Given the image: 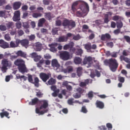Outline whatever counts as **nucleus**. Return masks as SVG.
I'll use <instances>...</instances> for the list:
<instances>
[{"label":"nucleus","mask_w":130,"mask_h":130,"mask_svg":"<svg viewBox=\"0 0 130 130\" xmlns=\"http://www.w3.org/2000/svg\"><path fill=\"white\" fill-rule=\"evenodd\" d=\"M113 33L115 35H118L120 33V29L119 28L115 29L114 30Z\"/></svg>","instance_id":"57"},{"label":"nucleus","mask_w":130,"mask_h":130,"mask_svg":"<svg viewBox=\"0 0 130 130\" xmlns=\"http://www.w3.org/2000/svg\"><path fill=\"white\" fill-rule=\"evenodd\" d=\"M57 45H58V44L57 43H53L49 45V47H50V51H52V52H55V51H57V50L55 47H57Z\"/></svg>","instance_id":"17"},{"label":"nucleus","mask_w":130,"mask_h":130,"mask_svg":"<svg viewBox=\"0 0 130 130\" xmlns=\"http://www.w3.org/2000/svg\"><path fill=\"white\" fill-rule=\"evenodd\" d=\"M28 38L29 41H34V40H35V38H36V37L35 36V35H31L30 36H28Z\"/></svg>","instance_id":"43"},{"label":"nucleus","mask_w":130,"mask_h":130,"mask_svg":"<svg viewBox=\"0 0 130 130\" xmlns=\"http://www.w3.org/2000/svg\"><path fill=\"white\" fill-rule=\"evenodd\" d=\"M16 42L17 44H21L22 47H24L25 48H28L29 47V40L28 39H23L20 40L19 39H17L16 40Z\"/></svg>","instance_id":"6"},{"label":"nucleus","mask_w":130,"mask_h":130,"mask_svg":"<svg viewBox=\"0 0 130 130\" xmlns=\"http://www.w3.org/2000/svg\"><path fill=\"white\" fill-rule=\"evenodd\" d=\"M53 15L51 14V12H46L45 13V18L46 19H48V20H50L53 17L52 16Z\"/></svg>","instance_id":"26"},{"label":"nucleus","mask_w":130,"mask_h":130,"mask_svg":"<svg viewBox=\"0 0 130 130\" xmlns=\"http://www.w3.org/2000/svg\"><path fill=\"white\" fill-rule=\"evenodd\" d=\"M60 57L63 60H69V59H71V55L70 52L67 51H63L60 53Z\"/></svg>","instance_id":"7"},{"label":"nucleus","mask_w":130,"mask_h":130,"mask_svg":"<svg viewBox=\"0 0 130 130\" xmlns=\"http://www.w3.org/2000/svg\"><path fill=\"white\" fill-rule=\"evenodd\" d=\"M21 6H22L21 2H15L13 4V10H19L21 8Z\"/></svg>","instance_id":"22"},{"label":"nucleus","mask_w":130,"mask_h":130,"mask_svg":"<svg viewBox=\"0 0 130 130\" xmlns=\"http://www.w3.org/2000/svg\"><path fill=\"white\" fill-rule=\"evenodd\" d=\"M56 26H58V27L61 26V20L58 19L56 20Z\"/></svg>","instance_id":"58"},{"label":"nucleus","mask_w":130,"mask_h":130,"mask_svg":"<svg viewBox=\"0 0 130 130\" xmlns=\"http://www.w3.org/2000/svg\"><path fill=\"white\" fill-rule=\"evenodd\" d=\"M85 48L87 50H91V44H86V45H85Z\"/></svg>","instance_id":"52"},{"label":"nucleus","mask_w":130,"mask_h":130,"mask_svg":"<svg viewBox=\"0 0 130 130\" xmlns=\"http://www.w3.org/2000/svg\"><path fill=\"white\" fill-rule=\"evenodd\" d=\"M6 25H7V28H9V29H10V28H12V27H13V26H14V22H9L8 23H7Z\"/></svg>","instance_id":"46"},{"label":"nucleus","mask_w":130,"mask_h":130,"mask_svg":"<svg viewBox=\"0 0 130 130\" xmlns=\"http://www.w3.org/2000/svg\"><path fill=\"white\" fill-rule=\"evenodd\" d=\"M14 64L18 67V71L22 74L28 72V69L25 64V61L22 59H17L14 62Z\"/></svg>","instance_id":"2"},{"label":"nucleus","mask_w":130,"mask_h":130,"mask_svg":"<svg viewBox=\"0 0 130 130\" xmlns=\"http://www.w3.org/2000/svg\"><path fill=\"white\" fill-rule=\"evenodd\" d=\"M33 18H39L40 17H41V16H42V14L40 13H34L32 15Z\"/></svg>","instance_id":"38"},{"label":"nucleus","mask_w":130,"mask_h":130,"mask_svg":"<svg viewBox=\"0 0 130 130\" xmlns=\"http://www.w3.org/2000/svg\"><path fill=\"white\" fill-rule=\"evenodd\" d=\"M38 101H39V99L37 98H35L31 100V102H29V105H36L38 103Z\"/></svg>","instance_id":"24"},{"label":"nucleus","mask_w":130,"mask_h":130,"mask_svg":"<svg viewBox=\"0 0 130 130\" xmlns=\"http://www.w3.org/2000/svg\"><path fill=\"white\" fill-rule=\"evenodd\" d=\"M91 61H92V57L89 56L84 58V60L83 61V63L84 64H87L88 62H91Z\"/></svg>","instance_id":"29"},{"label":"nucleus","mask_w":130,"mask_h":130,"mask_svg":"<svg viewBox=\"0 0 130 130\" xmlns=\"http://www.w3.org/2000/svg\"><path fill=\"white\" fill-rule=\"evenodd\" d=\"M9 115H10V113H9V112L7 111H4L0 113L1 118H4L5 116L7 118H10L11 117L9 116Z\"/></svg>","instance_id":"23"},{"label":"nucleus","mask_w":130,"mask_h":130,"mask_svg":"<svg viewBox=\"0 0 130 130\" xmlns=\"http://www.w3.org/2000/svg\"><path fill=\"white\" fill-rule=\"evenodd\" d=\"M74 44H74V42H71L68 44H66L63 47V50H68V49H70V48H72V47H74Z\"/></svg>","instance_id":"20"},{"label":"nucleus","mask_w":130,"mask_h":130,"mask_svg":"<svg viewBox=\"0 0 130 130\" xmlns=\"http://www.w3.org/2000/svg\"><path fill=\"white\" fill-rule=\"evenodd\" d=\"M56 83V80L53 78H51L48 81V85H54Z\"/></svg>","instance_id":"36"},{"label":"nucleus","mask_w":130,"mask_h":130,"mask_svg":"<svg viewBox=\"0 0 130 130\" xmlns=\"http://www.w3.org/2000/svg\"><path fill=\"white\" fill-rule=\"evenodd\" d=\"M58 31V30H57V28L55 27V28H53L52 30V33L53 35H56Z\"/></svg>","instance_id":"50"},{"label":"nucleus","mask_w":130,"mask_h":130,"mask_svg":"<svg viewBox=\"0 0 130 130\" xmlns=\"http://www.w3.org/2000/svg\"><path fill=\"white\" fill-rule=\"evenodd\" d=\"M8 67H7L6 66H3V67L1 68L2 71L3 72V73H6L7 72V70H8Z\"/></svg>","instance_id":"55"},{"label":"nucleus","mask_w":130,"mask_h":130,"mask_svg":"<svg viewBox=\"0 0 130 130\" xmlns=\"http://www.w3.org/2000/svg\"><path fill=\"white\" fill-rule=\"evenodd\" d=\"M40 78L42 80L43 82H45L49 79V75L44 73H41L40 74Z\"/></svg>","instance_id":"14"},{"label":"nucleus","mask_w":130,"mask_h":130,"mask_svg":"<svg viewBox=\"0 0 130 130\" xmlns=\"http://www.w3.org/2000/svg\"><path fill=\"white\" fill-rule=\"evenodd\" d=\"M68 38L64 36L60 37L58 38V42H67L68 41Z\"/></svg>","instance_id":"32"},{"label":"nucleus","mask_w":130,"mask_h":130,"mask_svg":"<svg viewBox=\"0 0 130 130\" xmlns=\"http://www.w3.org/2000/svg\"><path fill=\"white\" fill-rule=\"evenodd\" d=\"M45 22H46L45 18H43L40 19L38 22V26L39 27H42V26H43V24H44Z\"/></svg>","instance_id":"30"},{"label":"nucleus","mask_w":130,"mask_h":130,"mask_svg":"<svg viewBox=\"0 0 130 130\" xmlns=\"http://www.w3.org/2000/svg\"><path fill=\"white\" fill-rule=\"evenodd\" d=\"M2 63L3 66L7 67V68H11V67H12V62L8 59L4 58L2 60Z\"/></svg>","instance_id":"13"},{"label":"nucleus","mask_w":130,"mask_h":130,"mask_svg":"<svg viewBox=\"0 0 130 130\" xmlns=\"http://www.w3.org/2000/svg\"><path fill=\"white\" fill-rule=\"evenodd\" d=\"M0 47L6 49V48H9L10 45H9V43L6 42L4 40H0Z\"/></svg>","instance_id":"15"},{"label":"nucleus","mask_w":130,"mask_h":130,"mask_svg":"<svg viewBox=\"0 0 130 130\" xmlns=\"http://www.w3.org/2000/svg\"><path fill=\"white\" fill-rule=\"evenodd\" d=\"M44 57L45 59H50L51 58V56L49 54H46L44 55Z\"/></svg>","instance_id":"56"},{"label":"nucleus","mask_w":130,"mask_h":130,"mask_svg":"<svg viewBox=\"0 0 130 130\" xmlns=\"http://www.w3.org/2000/svg\"><path fill=\"white\" fill-rule=\"evenodd\" d=\"M31 56L34 58L35 61H39L41 59V56L37 55L36 53H32Z\"/></svg>","instance_id":"19"},{"label":"nucleus","mask_w":130,"mask_h":130,"mask_svg":"<svg viewBox=\"0 0 130 130\" xmlns=\"http://www.w3.org/2000/svg\"><path fill=\"white\" fill-rule=\"evenodd\" d=\"M47 112H48V109H46L43 111H40L39 115H43L44 113H47Z\"/></svg>","instance_id":"54"},{"label":"nucleus","mask_w":130,"mask_h":130,"mask_svg":"<svg viewBox=\"0 0 130 130\" xmlns=\"http://www.w3.org/2000/svg\"><path fill=\"white\" fill-rule=\"evenodd\" d=\"M73 96L75 99H79V98H81L82 95L77 92L74 94H73Z\"/></svg>","instance_id":"45"},{"label":"nucleus","mask_w":130,"mask_h":130,"mask_svg":"<svg viewBox=\"0 0 130 130\" xmlns=\"http://www.w3.org/2000/svg\"><path fill=\"white\" fill-rule=\"evenodd\" d=\"M109 21V16H108V14H105L104 16V23L108 24Z\"/></svg>","instance_id":"37"},{"label":"nucleus","mask_w":130,"mask_h":130,"mask_svg":"<svg viewBox=\"0 0 130 130\" xmlns=\"http://www.w3.org/2000/svg\"><path fill=\"white\" fill-rule=\"evenodd\" d=\"M88 84H89V79L86 80L84 82H80L79 86L80 87H86Z\"/></svg>","instance_id":"33"},{"label":"nucleus","mask_w":130,"mask_h":130,"mask_svg":"<svg viewBox=\"0 0 130 130\" xmlns=\"http://www.w3.org/2000/svg\"><path fill=\"white\" fill-rule=\"evenodd\" d=\"M74 99L73 98H71L69 100H68V104L69 105H73V103H75V102H74Z\"/></svg>","instance_id":"48"},{"label":"nucleus","mask_w":130,"mask_h":130,"mask_svg":"<svg viewBox=\"0 0 130 130\" xmlns=\"http://www.w3.org/2000/svg\"><path fill=\"white\" fill-rule=\"evenodd\" d=\"M110 39H111V35L108 33L102 35L101 37V40L102 41H108V40H110Z\"/></svg>","instance_id":"12"},{"label":"nucleus","mask_w":130,"mask_h":130,"mask_svg":"<svg viewBox=\"0 0 130 130\" xmlns=\"http://www.w3.org/2000/svg\"><path fill=\"white\" fill-rule=\"evenodd\" d=\"M81 112H83V113H87V112H88V110H87V108H86V106H82L81 108Z\"/></svg>","instance_id":"49"},{"label":"nucleus","mask_w":130,"mask_h":130,"mask_svg":"<svg viewBox=\"0 0 130 130\" xmlns=\"http://www.w3.org/2000/svg\"><path fill=\"white\" fill-rule=\"evenodd\" d=\"M12 19L14 22L21 21V13L20 11H16L14 12Z\"/></svg>","instance_id":"8"},{"label":"nucleus","mask_w":130,"mask_h":130,"mask_svg":"<svg viewBox=\"0 0 130 130\" xmlns=\"http://www.w3.org/2000/svg\"><path fill=\"white\" fill-rule=\"evenodd\" d=\"M15 42L11 41L10 44V47H11L12 48H15V47H18V46H19V44H17L16 43V41H15Z\"/></svg>","instance_id":"35"},{"label":"nucleus","mask_w":130,"mask_h":130,"mask_svg":"<svg viewBox=\"0 0 130 130\" xmlns=\"http://www.w3.org/2000/svg\"><path fill=\"white\" fill-rule=\"evenodd\" d=\"M51 64L52 67H53L54 69L56 68V70H57V69L60 67V64L58 63V61L56 59H53L52 60Z\"/></svg>","instance_id":"16"},{"label":"nucleus","mask_w":130,"mask_h":130,"mask_svg":"<svg viewBox=\"0 0 130 130\" xmlns=\"http://www.w3.org/2000/svg\"><path fill=\"white\" fill-rule=\"evenodd\" d=\"M62 25L63 27H67L68 29H71L76 27V22L73 20L64 19L62 23Z\"/></svg>","instance_id":"4"},{"label":"nucleus","mask_w":130,"mask_h":130,"mask_svg":"<svg viewBox=\"0 0 130 130\" xmlns=\"http://www.w3.org/2000/svg\"><path fill=\"white\" fill-rule=\"evenodd\" d=\"M120 83H124V78L122 77H120L118 78Z\"/></svg>","instance_id":"64"},{"label":"nucleus","mask_w":130,"mask_h":130,"mask_svg":"<svg viewBox=\"0 0 130 130\" xmlns=\"http://www.w3.org/2000/svg\"><path fill=\"white\" fill-rule=\"evenodd\" d=\"M5 16H6V11H1L0 17H5Z\"/></svg>","instance_id":"63"},{"label":"nucleus","mask_w":130,"mask_h":130,"mask_svg":"<svg viewBox=\"0 0 130 130\" xmlns=\"http://www.w3.org/2000/svg\"><path fill=\"white\" fill-rule=\"evenodd\" d=\"M128 52H129L128 50H124L122 52V55H121V56H123L124 57H125V56H128V55H129Z\"/></svg>","instance_id":"39"},{"label":"nucleus","mask_w":130,"mask_h":130,"mask_svg":"<svg viewBox=\"0 0 130 130\" xmlns=\"http://www.w3.org/2000/svg\"><path fill=\"white\" fill-rule=\"evenodd\" d=\"M95 105L98 108L103 109L104 108V103L101 101H97Z\"/></svg>","instance_id":"21"},{"label":"nucleus","mask_w":130,"mask_h":130,"mask_svg":"<svg viewBox=\"0 0 130 130\" xmlns=\"http://www.w3.org/2000/svg\"><path fill=\"white\" fill-rule=\"evenodd\" d=\"M27 77L28 81L29 83L34 84L37 88L39 87V78L38 77H35L34 82H33V76L31 74H28Z\"/></svg>","instance_id":"5"},{"label":"nucleus","mask_w":130,"mask_h":130,"mask_svg":"<svg viewBox=\"0 0 130 130\" xmlns=\"http://www.w3.org/2000/svg\"><path fill=\"white\" fill-rule=\"evenodd\" d=\"M76 71L77 76H78L79 77H81L82 76V74H83V68L78 67L77 68Z\"/></svg>","instance_id":"28"},{"label":"nucleus","mask_w":130,"mask_h":130,"mask_svg":"<svg viewBox=\"0 0 130 130\" xmlns=\"http://www.w3.org/2000/svg\"><path fill=\"white\" fill-rule=\"evenodd\" d=\"M124 39H125V41L127 42L129 44H130V37L128 36H124Z\"/></svg>","instance_id":"47"},{"label":"nucleus","mask_w":130,"mask_h":130,"mask_svg":"<svg viewBox=\"0 0 130 130\" xmlns=\"http://www.w3.org/2000/svg\"><path fill=\"white\" fill-rule=\"evenodd\" d=\"M112 20L113 21H118L119 20V16L118 15H115L113 17Z\"/></svg>","instance_id":"59"},{"label":"nucleus","mask_w":130,"mask_h":130,"mask_svg":"<svg viewBox=\"0 0 130 130\" xmlns=\"http://www.w3.org/2000/svg\"><path fill=\"white\" fill-rule=\"evenodd\" d=\"M17 34L18 36H23V35H24V34H25V33L24 32V31L22 29H19L17 31Z\"/></svg>","instance_id":"44"},{"label":"nucleus","mask_w":130,"mask_h":130,"mask_svg":"<svg viewBox=\"0 0 130 130\" xmlns=\"http://www.w3.org/2000/svg\"><path fill=\"white\" fill-rule=\"evenodd\" d=\"M0 30L1 31H6V30H7V26H6V25H1Z\"/></svg>","instance_id":"53"},{"label":"nucleus","mask_w":130,"mask_h":130,"mask_svg":"<svg viewBox=\"0 0 130 130\" xmlns=\"http://www.w3.org/2000/svg\"><path fill=\"white\" fill-rule=\"evenodd\" d=\"M36 51H40L42 48V44L40 43H37L35 46Z\"/></svg>","instance_id":"25"},{"label":"nucleus","mask_w":130,"mask_h":130,"mask_svg":"<svg viewBox=\"0 0 130 130\" xmlns=\"http://www.w3.org/2000/svg\"><path fill=\"white\" fill-rule=\"evenodd\" d=\"M76 92L81 95L83 93H86V90L83 88H81V87H78L76 89Z\"/></svg>","instance_id":"31"},{"label":"nucleus","mask_w":130,"mask_h":130,"mask_svg":"<svg viewBox=\"0 0 130 130\" xmlns=\"http://www.w3.org/2000/svg\"><path fill=\"white\" fill-rule=\"evenodd\" d=\"M88 96L90 99L93 98L94 94H93L92 91H89L88 93Z\"/></svg>","instance_id":"61"},{"label":"nucleus","mask_w":130,"mask_h":130,"mask_svg":"<svg viewBox=\"0 0 130 130\" xmlns=\"http://www.w3.org/2000/svg\"><path fill=\"white\" fill-rule=\"evenodd\" d=\"M111 57L116 58L117 57V52H113L111 54Z\"/></svg>","instance_id":"62"},{"label":"nucleus","mask_w":130,"mask_h":130,"mask_svg":"<svg viewBox=\"0 0 130 130\" xmlns=\"http://www.w3.org/2000/svg\"><path fill=\"white\" fill-rule=\"evenodd\" d=\"M105 66L109 67L111 72H116L117 68H118V62L115 58H111L109 59H105L104 61Z\"/></svg>","instance_id":"1"},{"label":"nucleus","mask_w":130,"mask_h":130,"mask_svg":"<svg viewBox=\"0 0 130 130\" xmlns=\"http://www.w3.org/2000/svg\"><path fill=\"white\" fill-rule=\"evenodd\" d=\"M15 27L17 29H21V28H22V23L20 21L16 22Z\"/></svg>","instance_id":"40"},{"label":"nucleus","mask_w":130,"mask_h":130,"mask_svg":"<svg viewBox=\"0 0 130 130\" xmlns=\"http://www.w3.org/2000/svg\"><path fill=\"white\" fill-rule=\"evenodd\" d=\"M42 95H43V93H42V92L41 91L37 92L36 94V96H37V97L39 98H41L42 97Z\"/></svg>","instance_id":"60"},{"label":"nucleus","mask_w":130,"mask_h":130,"mask_svg":"<svg viewBox=\"0 0 130 130\" xmlns=\"http://www.w3.org/2000/svg\"><path fill=\"white\" fill-rule=\"evenodd\" d=\"M74 61L76 64H81L82 63V58L78 57H75Z\"/></svg>","instance_id":"27"},{"label":"nucleus","mask_w":130,"mask_h":130,"mask_svg":"<svg viewBox=\"0 0 130 130\" xmlns=\"http://www.w3.org/2000/svg\"><path fill=\"white\" fill-rule=\"evenodd\" d=\"M16 54L18 57V56H20V57H23V58H26L27 57V54L22 51L19 50L18 51Z\"/></svg>","instance_id":"18"},{"label":"nucleus","mask_w":130,"mask_h":130,"mask_svg":"<svg viewBox=\"0 0 130 130\" xmlns=\"http://www.w3.org/2000/svg\"><path fill=\"white\" fill-rule=\"evenodd\" d=\"M77 51L76 52V54L77 55L81 56L82 54H83V50L82 49H77Z\"/></svg>","instance_id":"42"},{"label":"nucleus","mask_w":130,"mask_h":130,"mask_svg":"<svg viewBox=\"0 0 130 130\" xmlns=\"http://www.w3.org/2000/svg\"><path fill=\"white\" fill-rule=\"evenodd\" d=\"M80 9L81 11H77L76 16L79 18H82L88 14V12H89V5L86 2H83V5H80Z\"/></svg>","instance_id":"3"},{"label":"nucleus","mask_w":130,"mask_h":130,"mask_svg":"<svg viewBox=\"0 0 130 130\" xmlns=\"http://www.w3.org/2000/svg\"><path fill=\"white\" fill-rule=\"evenodd\" d=\"M40 103L41 105L40 107V109H46L48 107V101L45 100L40 101Z\"/></svg>","instance_id":"11"},{"label":"nucleus","mask_w":130,"mask_h":130,"mask_svg":"<svg viewBox=\"0 0 130 130\" xmlns=\"http://www.w3.org/2000/svg\"><path fill=\"white\" fill-rule=\"evenodd\" d=\"M16 77L17 80H19V79H23L24 81H26L27 80V77H26L24 75L20 76V74H16Z\"/></svg>","instance_id":"34"},{"label":"nucleus","mask_w":130,"mask_h":130,"mask_svg":"<svg viewBox=\"0 0 130 130\" xmlns=\"http://www.w3.org/2000/svg\"><path fill=\"white\" fill-rule=\"evenodd\" d=\"M83 3H85V2L83 1H81V0L77 1L75 2H74L72 4V5L71 7V9H72L73 12H74V13H75V12H76V11H77V6H78V5H79V4H81V5H83Z\"/></svg>","instance_id":"9"},{"label":"nucleus","mask_w":130,"mask_h":130,"mask_svg":"<svg viewBox=\"0 0 130 130\" xmlns=\"http://www.w3.org/2000/svg\"><path fill=\"white\" fill-rule=\"evenodd\" d=\"M123 27V23H122V22L120 21L119 22H117V28L118 29H121V28Z\"/></svg>","instance_id":"41"},{"label":"nucleus","mask_w":130,"mask_h":130,"mask_svg":"<svg viewBox=\"0 0 130 130\" xmlns=\"http://www.w3.org/2000/svg\"><path fill=\"white\" fill-rule=\"evenodd\" d=\"M43 5L45 6H48L50 4V1L48 0H43Z\"/></svg>","instance_id":"51"},{"label":"nucleus","mask_w":130,"mask_h":130,"mask_svg":"<svg viewBox=\"0 0 130 130\" xmlns=\"http://www.w3.org/2000/svg\"><path fill=\"white\" fill-rule=\"evenodd\" d=\"M120 61H125V62H126L127 64L126 65V68L127 69H130V59L127 58V57H124L123 56H120Z\"/></svg>","instance_id":"10"}]
</instances>
